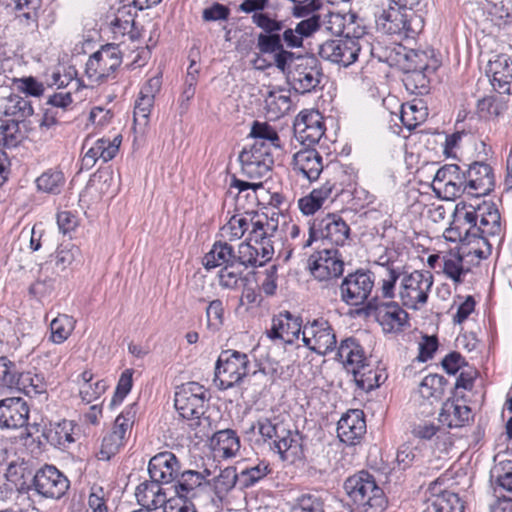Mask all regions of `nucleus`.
Instances as JSON below:
<instances>
[{"mask_svg":"<svg viewBox=\"0 0 512 512\" xmlns=\"http://www.w3.org/2000/svg\"><path fill=\"white\" fill-rule=\"evenodd\" d=\"M471 417L472 411L469 406L449 398L443 403L439 421L449 428H459L468 423Z\"/></svg>","mask_w":512,"mask_h":512,"instance_id":"33","label":"nucleus"},{"mask_svg":"<svg viewBox=\"0 0 512 512\" xmlns=\"http://www.w3.org/2000/svg\"><path fill=\"white\" fill-rule=\"evenodd\" d=\"M432 285L433 275L429 271L415 270L404 275L399 292L403 306L417 309L418 304H425Z\"/></svg>","mask_w":512,"mask_h":512,"instance_id":"16","label":"nucleus"},{"mask_svg":"<svg viewBox=\"0 0 512 512\" xmlns=\"http://www.w3.org/2000/svg\"><path fill=\"white\" fill-rule=\"evenodd\" d=\"M306 333L311 334L314 340L313 347H310L312 352L324 356L336 348V334L328 320L319 318L308 322Z\"/></svg>","mask_w":512,"mask_h":512,"instance_id":"25","label":"nucleus"},{"mask_svg":"<svg viewBox=\"0 0 512 512\" xmlns=\"http://www.w3.org/2000/svg\"><path fill=\"white\" fill-rule=\"evenodd\" d=\"M235 251L227 242L216 241L211 250L204 256L203 265L207 270L216 267H233L235 265Z\"/></svg>","mask_w":512,"mask_h":512,"instance_id":"36","label":"nucleus"},{"mask_svg":"<svg viewBox=\"0 0 512 512\" xmlns=\"http://www.w3.org/2000/svg\"><path fill=\"white\" fill-rule=\"evenodd\" d=\"M235 258V265L240 266L242 269L259 267L256 246L252 245L250 242H242L238 246V251L235 252Z\"/></svg>","mask_w":512,"mask_h":512,"instance_id":"52","label":"nucleus"},{"mask_svg":"<svg viewBox=\"0 0 512 512\" xmlns=\"http://www.w3.org/2000/svg\"><path fill=\"white\" fill-rule=\"evenodd\" d=\"M270 111L276 114H283L290 109L291 99L289 95H283L276 91H270L265 100Z\"/></svg>","mask_w":512,"mask_h":512,"instance_id":"63","label":"nucleus"},{"mask_svg":"<svg viewBox=\"0 0 512 512\" xmlns=\"http://www.w3.org/2000/svg\"><path fill=\"white\" fill-rule=\"evenodd\" d=\"M358 38L328 40L320 45L318 54L324 60L347 67L353 64L360 52Z\"/></svg>","mask_w":512,"mask_h":512,"instance_id":"20","label":"nucleus"},{"mask_svg":"<svg viewBox=\"0 0 512 512\" xmlns=\"http://www.w3.org/2000/svg\"><path fill=\"white\" fill-rule=\"evenodd\" d=\"M337 359L340 360L348 372H353L360 365L367 362L363 347L354 337H348L340 342L337 350Z\"/></svg>","mask_w":512,"mask_h":512,"instance_id":"32","label":"nucleus"},{"mask_svg":"<svg viewBox=\"0 0 512 512\" xmlns=\"http://www.w3.org/2000/svg\"><path fill=\"white\" fill-rule=\"evenodd\" d=\"M172 488L177 497L190 501H196L198 505L208 503V479L205 475L195 470L181 471Z\"/></svg>","mask_w":512,"mask_h":512,"instance_id":"19","label":"nucleus"},{"mask_svg":"<svg viewBox=\"0 0 512 512\" xmlns=\"http://www.w3.org/2000/svg\"><path fill=\"white\" fill-rule=\"evenodd\" d=\"M366 433L364 414L360 410H352L338 421L337 435L343 443L356 445Z\"/></svg>","mask_w":512,"mask_h":512,"instance_id":"27","label":"nucleus"},{"mask_svg":"<svg viewBox=\"0 0 512 512\" xmlns=\"http://www.w3.org/2000/svg\"><path fill=\"white\" fill-rule=\"evenodd\" d=\"M308 269L312 277L328 287L333 285L344 272V261L336 248L322 249L308 259Z\"/></svg>","mask_w":512,"mask_h":512,"instance_id":"12","label":"nucleus"},{"mask_svg":"<svg viewBox=\"0 0 512 512\" xmlns=\"http://www.w3.org/2000/svg\"><path fill=\"white\" fill-rule=\"evenodd\" d=\"M366 314L373 313L386 333H399L408 327L409 315L397 302H383L372 297L364 307Z\"/></svg>","mask_w":512,"mask_h":512,"instance_id":"14","label":"nucleus"},{"mask_svg":"<svg viewBox=\"0 0 512 512\" xmlns=\"http://www.w3.org/2000/svg\"><path fill=\"white\" fill-rule=\"evenodd\" d=\"M480 214L478 220V229H480L479 234L475 235V242H482L485 246L483 248H474L470 250L469 253H473L480 259H486L491 255L492 252V244L489 242L488 237L498 236L501 232V216L493 202L482 201L480 203Z\"/></svg>","mask_w":512,"mask_h":512,"instance_id":"15","label":"nucleus"},{"mask_svg":"<svg viewBox=\"0 0 512 512\" xmlns=\"http://www.w3.org/2000/svg\"><path fill=\"white\" fill-rule=\"evenodd\" d=\"M302 326L301 317L289 311H283L272 318L271 328L266 333L272 340H282L286 344H292L299 338Z\"/></svg>","mask_w":512,"mask_h":512,"instance_id":"24","label":"nucleus"},{"mask_svg":"<svg viewBox=\"0 0 512 512\" xmlns=\"http://www.w3.org/2000/svg\"><path fill=\"white\" fill-rule=\"evenodd\" d=\"M434 512H463L464 503L458 494L451 491H444L437 495L432 502Z\"/></svg>","mask_w":512,"mask_h":512,"instance_id":"46","label":"nucleus"},{"mask_svg":"<svg viewBox=\"0 0 512 512\" xmlns=\"http://www.w3.org/2000/svg\"><path fill=\"white\" fill-rule=\"evenodd\" d=\"M375 275L370 270L357 269L348 273L339 285L340 298L349 306H366L374 288Z\"/></svg>","mask_w":512,"mask_h":512,"instance_id":"11","label":"nucleus"},{"mask_svg":"<svg viewBox=\"0 0 512 512\" xmlns=\"http://www.w3.org/2000/svg\"><path fill=\"white\" fill-rule=\"evenodd\" d=\"M239 481V474L236 468L229 466L221 470L219 475L208 479L210 489L208 490V501L214 502L215 498L222 501L225 496L235 487Z\"/></svg>","mask_w":512,"mask_h":512,"instance_id":"34","label":"nucleus"},{"mask_svg":"<svg viewBox=\"0 0 512 512\" xmlns=\"http://www.w3.org/2000/svg\"><path fill=\"white\" fill-rule=\"evenodd\" d=\"M460 205H462L461 209H467V210L464 214L463 222H460L459 224H462V227L464 225H468V227L465 228L466 239L469 237L475 238V235L479 234V231H480V229H478L480 204L474 206L472 204H466L463 202V203L457 204V209H459Z\"/></svg>","mask_w":512,"mask_h":512,"instance_id":"54","label":"nucleus"},{"mask_svg":"<svg viewBox=\"0 0 512 512\" xmlns=\"http://www.w3.org/2000/svg\"><path fill=\"white\" fill-rule=\"evenodd\" d=\"M350 236V227L336 213H327L324 217L315 218L309 227V238L304 247L314 241L322 240L336 246H343Z\"/></svg>","mask_w":512,"mask_h":512,"instance_id":"9","label":"nucleus"},{"mask_svg":"<svg viewBox=\"0 0 512 512\" xmlns=\"http://www.w3.org/2000/svg\"><path fill=\"white\" fill-rule=\"evenodd\" d=\"M70 487L67 476L53 465H44L34 474L29 489L44 498L60 499Z\"/></svg>","mask_w":512,"mask_h":512,"instance_id":"17","label":"nucleus"},{"mask_svg":"<svg viewBox=\"0 0 512 512\" xmlns=\"http://www.w3.org/2000/svg\"><path fill=\"white\" fill-rule=\"evenodd\" d=\"M75 321L73 317L66 314H60L50 323L51 339L56 344L63 343L74 329Z\"/></svg>","mask_w":512,"mask_h":512,"instance_id":"45","label":"nucleus"},{"mask_svg":"<svg viewBox=\"0 0 512 512\" xmlns=\"http://www.w3.org/2000/svg\"><path fill=\"white\" fill-rule=\"evenodd\" d=\"M272 56L273 62L267 63L261 57L263 65L260 69L275 66L285 75L288 85L298 94L311 93L320 85L323 77L321 62L313 54H297L293 52V57L289 58L280 52L268 54Z\"/></svg>","mask_w":512,"mask_h":512,"instance_id":"1","label":"nucleus"},{"mask_svg":"<svg viewBox=\"0 0 512 512\" xmlns=\"http://www.w3.org/2000/svg\"><path fill=\"white\" fill-rule=\"evenodd\" d=\"M292 164L293 170L310 182L317 180L324 168L321 154L313 148H305L295 153Z\"/></svg>","mask_w":512,"mask_h":512,"instance_id":"29","label":"nucleus"},{"mask_svg":"<svg viewBox=\"0 0 512 512\" xmlns=\"http://www.w3.org/2000/svg\"><path fill=\"white\" fill-rule=\"evenodd\" d=\"M20 379L18 391L28 396L43 394L47 391V382L42 374L33 371H25Z\"/></svg>","mask_w":512,"mask_h":512,"instance_id":"44","label":"nucleus"},{"mask_svg":"<svg viewBox=\"0 0 512 512\" xmlns=\"http://www.w3.org/2000/svg\"><path fill=\"white\" fill-rule=\"evenodd\" d=\"M29 406L20 397H9L0 400V427L18 429L26 427V437L32 436L31 429L38 431V424L28 425Z\"/></svg>","mask_w":512,"mask_h":512,"instance_id":"18","label":"nucleus"},{"mask_svg":"<svg viewBox=\"0 0 512 512\" xmlns=\"http://www.w3.org/2000/svg\"><path fill=\"white\" fill-rule=\"evenodd\" d=\"M244 269L238 265L224 266L218 272L219 285L224 289H236Z\"/></svg>","mask_w":512,"mask_h":512,"instance_id":"57","label":"nucleus"},{"mask_svg":"<svg viewBox=\"0 0 512 512\" xmlns=\"http://www.w3.org/2000/svg\"><path fill=\"white\" fill-rule=\"evenodd\" d=\"M116 140L117 138L111 142L109 139H97L82 157V168L91 169L98 159H102L104 163L112 160L119 151L120 141L116 143Z\"/></svg>","mask_w":512,"mask_h":512,"instance_id":"31","label":"nucleus"},{"mask_svg":"<svg viewBox=\"0 0 512 512\" xmlns=\"http://www.w3.org/2000/svg\"><path fill=\"white\" fill-rule=\"evenodd\" d=\"M292 512H324V502L320 496L305 494L298 498Z\"/></svg>","mask_w":512,"mask_h":512,"instance_id":"61","label":"nucleus"},{"mask_svg":"<svg viewBox=\"0 0 512 512\" xmlns=\"http://www.w3.org/2000/svg\"><path fill=\"white\" fill-rule=\"evenodd\" d=\"M150 478L162 484H174L181 473V464L170 451L154 455L148 464Z\"/></svg>","mask_w":512,"mask_h":512,"instance_id":"22","label":"nucleus"},{"mask_svg":"<svg viewBox=\"0 0 512 512\" xmlns=\"http://www.w3.org/2000/svg\"><path fill=\"white\" fill-rule=\"evenodd\" d=\"M72 431V422L63 420L54 424L50 423L49 427L43 430L42 436L54 447L67 448L74 442Z\"/></svg>","mask_w":512,"mask_h":512,"instance_id":"37","label":"nucleus"},{"mask_svg":"<svg viewBox=\"0 0 512 512\" xmlns=\"http://www.w3.org/2000/svg\"><path fill=\"white\" fill-rule=\"evenodd\" d=\"M24 372H21L16 363L6 356L0 357V384L10 389H19Z\"/></svg>","mask_w":512,"mask_h":512,"instance_id":"42","label":"nucleus"},{"mask_svg":"<svg viewBox=\"0 0 512 512\" xmlns=\"http://www.w3.org/2000/svg\"><path fill=\"white\" fill-rule=\"evenodd\" d=\"M20 120H7L0 125V144L5 148H14L22 140Z\"/></svg>","mask_w":512,"mask_h":512,"instance_id":"49","label":"nucleus"},{"mask_svg":"<svg viewBox=\"0 0 512 512\" xmlns=\"http://www.w3.org/2000/svg\"><path fill=\"white\" fill-rule=\"evenodd\" d=\"M210 395L208 390L197 382H188L178 387L175 392L174 405L179 415L191 421L192 427L200 425L205 414Z\"/></svg>","mask_w":512,"mask_h":512,"instance_id":"5","label":"nucleus"},{"mask_svg":"<svg viewBox=\"0 0 512 512\" xmlns=\"http://www.w3.org/2000/svg\"><path fill=\"white\" fill-rule=\"evenodd\" d=\"M468 181V194L476 197L485 196L495 188V176L492 167L483 161L463 164Z\"/></svg>","mask_w":512,"mask_h":512,"instance_id":"21","label":"nucleus"},{"mask_svg":"<svg viewBox=\"0 0 512 512\" xmlns=\"http://www.w3.org/2000/svg\"><path fill=\"white\" fill-rule=\"evenodd\" d=\"M121 63L122 53L119 46L113 43L105 44L89 57L85 73L91 81L101 84L115 78V71Z\"/></svg>","mask_w":512,"mask_h":512,"instance_id":"10","label":"nucleus"},{"mask_svg":"<svg viewBox=\"0 0 512 512\" xmlns=\"http://www.w3.org/2000/svg\"><path fill=\"white\" fill-rule=\"evenodd\" d=\"M296 23L294 27L288 25L286 20L279 19L280 28L276 27L262 56L274 52H280L282 55L292 58L293 49L304 47L305 39L311 38L321 28V16L313 12L309 16Z\"/></svg>","mask_w":512,"mask_h":512,"instance_id":"3","label":"nucleus"},{"mask_svg":"<svg viewBox=\"0 0 512 512\" xmlns=\"http://www.w3.org/2000/svg\"><path fill=\"white\" fill-rule=\"evenodd\" d=\"M268 5L269 0H243L238 7V10L241 12L246 14L252 13V23L261 30L256 34L255 49L257 52L255 53L256 58L253 60V63H256L261 59L273 30L276 27L280 28L277 16L265 12Z\"/></svg>","mask_w":512,"mask_h":512,"instance_id":"8","label":"nucleus"},{"mask_svg":"<svg viewBox=\"0 0 512 512\" xmlns=\"http://www.w3.org/2000/svg\"><path fill=\"white\" fill-rule=\"evenodd\" d=\"M411 433L420 440L433 441L434 448L441 453H447L454 444L450 433L431 421L423 420L415 423L412 426Z\"/></svg>","mask_w":512,"mask_h":512,"instance_id":"28","label":"nucleus"},{"mask_svg":"<svg viewBox=\"0 0 512 512\" xmlns=\"http://www.w3.org/2000/svg\"><path fill=\"white\" fill-rule=\"evenodd\" d=\"M271 473L270 463L262 460L258 464L242 470L239 473V483L242 488H249Z\"/></svg>","mask_w":512,"mask_h":512,"instance_id":"43","label":"nucleus"},{"mask_svg":"<svg viewBox=\"0 0 512 512\" xmlns=\"http://www.w3.org/2000/svg\"><path fill=\"white\" fill-rule=\"evenodd\" d=\"M137 413V403H133L126 407V409L117 416L114 426L112 429V433L120 438L123 442L126 439V434L128 430L131 429L135 416Z\"/></svg>","mask_w":512,"mask_h":512,"instance_id":"50","label":"nucleus"},{"mask_svg":"<svg viewBox=\"0 0 512 512\" xmlns=\"http://www.w3.org/2000/svg\"><path fill=\"white\" fill-rule=\"evenodd\" d=\"M352 374L358 388L366 392L373 390V386L376 385V382H372L375 371L367 362L353 370Z\"/></svg>","mask_w":512,"mask_h":512,"instance_id":"62","label":"nucleus"},{"mask_svg":"<svg viewBox=\"0 0 512 512\" xmlns=\"http://www.w3.org/2000/svg\"><path fill=\"white\" fill-rule=\"evenodd\" d=\"M387 56L380 61H386L390 65H396L402 72H411L416 70H426L428 72H436L441 62L436 57L434 49H407L402 45H398L386 51Z\"/></svg>","mask_w":512,"mask_h":512,"instance_id":"6","label":"nucleus"},{"mask_svg":"<svg viewBox=\"0 0 512 512\" xmlns=\"http://www.w3.org/2000/svg\"><path fill=\"white\" fill-rule=\"evenodd\" d=\"M238 159L242 174L252 180L268 177L274 166V157L270 145H264L262 142L244 147Z\"/></svg>","mask_w":512,"mask_h":512,"instance_id":"13","label":"nucleus"},{"mask_svg":"<svg viewBox=\"0 0 512 512\" xmlns=\"http://www.w3.org/2000/svg\"><path fill=\"white\" fill-rule=\"evenodd\" d=\"M506 110V102L498 96H485L479 99L476 104V113L480 119L484 120L498 118Z\"/></svg>","mask_w":512,"mask_h":512,"instance_id":"39","label":"nucleus"},{"mask_svg":"<svg viewBox=\"0 0 512 512\" xmlns=\"http://www.w3.org/2000/svg\"><path fill=\"white\" fill-rule=\"evenodd\" d=\"M443 272L456 285L463 283V275L468 272L463 266V257L458 255L456 259H444Z\"/></svg>","mask_w":512,"mask_h":512,"instance_id":"59","label":"nucleus"},{"mask_svg":"<svg viewBox=\"0 0 512 512\" xmlns=\"http://www.w3.org/2000/svg\"><path fill=\"white\" fill-rule=\"evenodd\" d=\"M433 73L426 70L403 72L402 82L411 94L426 95L430 90V75Z\"/></svg>","mask_w":512,"mask_h":512,"instance_id":"38","label":"nucleus"},{"mask_svg":"<svg viewBox=\"0 0 512 512\" xmlns=\"http://www.w3.org/2000/svg\"><path fill=\"white\" fill-rule=\"evenodd\" d=\"M250 361L247 354L236 350L220 353L214 373V382L220 390H227L239 384L248 374Z\"/></svg>","mask_w":512,"mask_h":512,"instance_id":"7","label":"nucleus"},{"mask_svg":"<svg viewBox=\"0 0 512 512\" xmlns=\"http://www.w3.org/2000/svg\"><path fill=\"white\" fill-rule=\"evenodd\" d=\"M270 450L277 453L282 461L294 463L304 457L302 436L299 431L290 429L289 435L284 436L279 443H273Z\"/></svg>","mask_w":512,"mask_h":512,"instance_id":"35","label":"nucleus"},{"mask_svg":"<svg viewBox=\"0 0 512 512\" xmlns=\"http://www.w3.org/2000/svg\"><path fill=\"white\" fill-rule=\"evenodd\" d=\"M9 102L11 105L6 111L7 114L17 116L19 119L23 120L34 113L31 101L26 98L18 95H11Z\"/></svg>","mask_w":512,"mask_h":512,"instance_id":"58","label":"nucleus"},{"mask_svg":"<svg viewBox=\"0 0 512 512\" xmlns=\"http://www.w3.org/2000/svg\"><path fill=\"white\" fill-rule=\"evenodd\" d=\"M81 251L74 244H61L56 251V265L65 270L76 261H80Z\"/></svg>","mask_w":512,"mask_h":512,"instance_id":"55","label":"nucleus"},{"mask_svg":"<svg viewBox=\"0 0 512 512\" xmlns=\"http://www.w3.org/2000/svg\"><path fill=\"white\" fill-rule=\"evenodd\" d=\"M224 323V306L220 299L211 301L206 308L207 329L215 333L220 330Z\"/></svg>","mask_w":512,"mask_h":512,"instance_id":"53","label":"nucleus"},{"mask_svg":"<svg viewBox=\"0 0 512 512\" xmlns=\"http://www.w3.org/2000/svg\"><path fill=\"white\" fill-rule=\"evenodd\" d=\"M255 428L258 429L263 442L268 444L270 449L273 443H279L284 436H288L291 429L290 424L282 414L260 417L252 425L251 430Z\"/></svg>","mask_w":512,"mask_h":512,"instance_id":"26","label":"nucleus"},{"mask_svg":"<svg viewBox=\"0 0 512 512\" xmlns=\"http://www.w3.org/2000/svg\"><path fill=\"white\" fill-rule=\"evenodd\" d=\"M448 381L439 374H429L423 378L419 385L420 395L427 400L439 401L442 399Z\"/></svg>","mask_w":512,"mask_h":512,"instance_id":"40","label":"nucleus"},{"mask_svg":"<svg viewBox=\"0 0 512 512\" xmlns=\"http://www.w3.org/2000/svg\"><path fill=\"white\" fill-rule=\"evenodd\" d=\"M250 136L254 138V143L270 145L275 148H281V141L277 131L267 122L254 121L251 127Z\"/></svg>","mask_w":512,"mask_h":512,"instance_id":"41","label":"nucleus"},{"mask_svg":"<svg viewBox=\"0 0 512 512\" xmlns=\"http://www.w3.org/2000/svg\"><path fill=\"white\" fill-rule=\"evenodd\" d=\"M124 445V442L115 436L112 432L105 435L102 439L101 450L99 452L100 460H110L112 456H114Z\"/></svg>","mask_w":512,"mask_h":512,"instance_id":"64","label":"nucleus"},{"mask_svg":"<svg viewBox=\"0 0 512 512\" xmlns=\"http://www.w3.org/2000/svg\"><path fill=\"white\" fill-rule=\"evenodd\" d=\"M344 188L342 184L338 183L336 179H328L320 188L313 189L311 192L319 198V201L323 204L325 200L335 201L336 198L342 194Z\"/></svg>","mask_w":512,"mask_h":512,"instance_id":"60","label":"nucleus"},{"mask_svg":"<svg viewBox=\"0 0 512 512\" xmlns=\"http://www.w3.org/2000/svg\"><path fill=\"white\" fill-rule=\"evenodd\" d=\"M293 131L295 138L309 148L319 142L325 133V127L319 113L301 112L295 118Z\"/></svg>","mask_w":512,"mask_h":512,"instance_id":"23","label":"nucleus"},{"mask_svg":"<svg viewBox=\"0 0 512 512\" xmlns=\"http://www.w3.org/2000/svg\"><path fill=\"white\" fill-rule=\"evenodd\" d=\"M377 31L388 35L414 38L422 29V18L415 12L389 5L386 9L375 12Z\"/></svg>","mask_w":512,"mask_h":512,"instance_id":"4","label":"nucleus"},{"mask_svg":"<svg viewBox=\"0 0 512 512\" xmlns=\"http://www.w3.org/2000/svg\"><path fill=\"white\" fill-rule=\"evenodd\" d=\"M487 73L492 75V85L499 93L512 92V62L506 56L500 55L490 60Z\"/></svg>","mask_w":512,"mask_h":512,"instance_id":"30","label":"nucleus"},{"mask_svg":"<svg viewBox=\"0 0 512 512\" xmlns=\"http://www.w3.org/2000/svg\"><path fill=\"white\" fill-rule=\"evenodd\" d=\"M133 373L134 371L132 369H126L120 375L114 395L110 402L111 407L119 405L131 391L133 385Z\"/></svg>","mask_w":512,"mask_h":512,"instance_id":"56","label":"nucleus"},{"mask_svg":"<svg viewBox=\"0 0 512 512\" xmlns=\"http://www.w3.org/2000/svg\"><path fill=\"white\" fill-rule=\"evenodd\" d=\"M351 512H384L388 499L373 474L361 470L349 476L343 484Z\"/></svg>","mask_w":512,"mask_h":512,"instance_id":"2","label":"nucleus"},{"mask_svg":"<svg viewBox=\"0 0 512 512\" xmlns=\"http://www.w3.org/2000/svg\"><path fill=\"white\" fill-rule=\"evenodd\" d=\"M213 440L216 441L219 449L223 451V455L227 458L234 456L240 449V439L232 429L217 431Z\"/></svg>","mask_w":512,"mask_h":512,"instance_id":"47","label":"nucleus"},{"mask_svg":"<svg viewBox=\"0 0 512 512\" xmlns=\"http://www.w3.org/2000/svg\"><path fill=\"white\" fill-rule=\"evenodd\" d=\"M497 487L512 493V460L501 461L491 471Z\"/></svg>","mask_w":512,"mask_h":512,"instance_id":"51","label":"nucleus"},{"mask_svg":"<svg viewBox=\"0 0 512 512\" xmlns=\"http://www.w3.org/2000/svg\"><path fill=\"white\" fill-rule=\"evenodd\" d=\"M64 182L65 178L63 173L53 170L44 172L36 179L38 190L50 194H59Z\"/></svg>","mask_w":512,"mask_h":512,"instance_id":"48","label":"nucleus"}]
</instances>
